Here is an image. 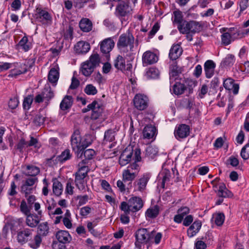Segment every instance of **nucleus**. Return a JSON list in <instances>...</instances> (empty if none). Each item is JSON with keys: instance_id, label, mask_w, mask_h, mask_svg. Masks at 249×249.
<instances>
[{"instance_id": "f257e3e1", "label": "nucleus", "mask_w": 249, "mask_h": 249, "mask_svg": "<svg viewBox=\"0 0 249 249\" xmlns=\"http://www.w3.org/2000/svg\"><path fill=\"white\" fill-rule=\"evenodd\" d=\"M90 144L91 142L87 141L86 139L83 140L79 130L74 131L71 136V144L77 158H83V151Z\"/></svg>"}, {"instance_id": "f03ea898", "label": "nucleus", "mask_w": 249, "mask_h": 249, "mask_svg": "<svg viewBox=\"0 0 249 249\" xmlns=\"http://www.w3.org/2000/svg\"><path fill=\"white\" fill-rule=\"evenodd\" d=\"M134 37L131 34H123L119 37L117 46L121 53L124 54L133 51Z\"/></svg>"}, {"instance_id": "7ed1b4c3", "label": "nucleus", "mask_w": 249, "mask_h": 249, "mask_svg": "<svg viewBox=\"0 0 249 249\" xmlns=\"http://www.w3.org/2000/svg\"><path fill=\"white\" fill-rule=\"evenodd\" d=\"M78 166V170L74 174V182L78 189L81 191H83L85 190V185L87 184L85 178L88 176L89 169L88 166Z\"/></svg>"}, {"instance_id": "20e7f679", "label": "nucleus", "mask_w": 249, "mask_h": 249, "mask_svg": "<svg viewBox=\"0 0 249 249\" xmlns=\"http://www.w3.org/2000/svg\"><path fill=\"white\" fill-rule=\"evenodd\" d=\"M132 11L128 2L122 1L116 5L114 15L121 21L125 20L131 15Z\"/></svg>"}, {"instance_id": "39448f33", "label": "nucleus", "mask_w": 249, "mask_h": 249, "mask_svg": "<svg viewBox=\"0 0 249 249\" xmlns=\"http://www.w3.org/2000/svg\"><path fill=\"white\" fill-rule=\"evenodd\" d=\"M193 82L189 80H180L179 81H176L173 85V92L177 95L183 94L185 90H188L189 93H191L193 91L192 85Z\"/></svg>"}, {"instance_id": "423d86ee", "label": "nucleus", "mask_w": 249, "mask_h": 249, "mask_svg": "<svg viewBox=\"0 0 249 249\" xmlns=\"http://www.w3.org/2000/svg\"><path fill=\"white\" fill-rule=\"evenodd\" d=\"M35 12L33 17L36 21L42 24L47 25L51 23L52 17L51 14L41 5L36 6Z\"/></svg>"}, {"instance_id": "0eeeda50", "label": "nucleus", "mask_w": 249, "mask_h": 249, "mask_svg": "<svg viewBox=\"0 0 249 249\" xmlns=\"http://www.w3.org/2000/svg\"><path fill=\"white\" fill-rule=\"evenodd\" d=\"M184 25L182 27H180L179 29V32L180 33L191 32L192 34H196L199 32L202 27L199 22L195 20L185 21Z\"/></svg>"}, {"instance_id": "6e6552de", "label": "nucleus", "mask_w": 249, "mask_h": 249, "mask_svg": "<svg viewBox=\"0 0 249 249\" xmlns=\"http://www.w3.org/2000/svg\"><path fill=\"white\" fill-rule=\"evenodd\" d=\"M136 237L135 246L140 248L141 244L146 243L150 240L151 238L150 235L146 229H140L135 233Z\"/></svg>"}, {"instance_id": "1a4fd4ad", "label": "nucleus", "mask_w": 249, "mask_h": 249, "mask_svg": "<svg viewBox=\"0 0 249 249\" xmlns=\"http://www.w3.org/2000/svg\"><path fill=\"white\" fill-rule=\"evenodd\" d=\"M135 155V149L130 145L128 146L121 153L119 158V164L125 166L133 160Z\"/></svg>"}, {"instance_id": "9d476101", "label": "nucleus", "mask_w": 249, "mask_h": 249, "mask_svg": "<svg viewBox=\"0 0 249 249\" xmlns=\"http://www.w3.org/2000/svg\"><path fill=\"white\" fill-rule=\"evenodd\" d=\"M141 154V152L140 149L137 148H135V155L133 158L134 161L129 165L126 169V170L130 172L135 173L136 176L138 175L141 169L140 165L138 163V162L141 161L142 160Z\"/></svg>"}, {"instance_id": "9b49d317", "label": "nucleus", "mask_w": 249, "mask_h": 249, "mask_svg": "<svg viewBox=\"0 0 249 249\" xmlns=\"http://www.w3.org/2000/svg\"><path fill=\"white\" fill-rule=\"evenodd\" d=\"M34 230L29 228H23L18 230L17 233L18 242L23 245L29 241L32 237Z\"/></svg>"}, {"instance_id": "f8f14e48", "label": "nucleus", "mask_w": 249, "mask_h": 249, "mask_svg": "<svg viewBox=\"0 0 249 249\" xmlns=\"http://www.w3.org/2000/svg\"><path fill=\"white\" fill-rule=\"evenodd\" d=\"M113 65L116 69L122 71H131L132 69V64L129 61L126 64L124 58L121 55H118L114 59Z\"/></svg>"}, {"instance_id": "ddd939ff", "label": "nucleus", "mask_w": 249, "mask_h": 249, "mask_svg": "<svg viewBox=\"0 0 249 249\" xmlns=\"http://www.w3.org/2000/svg\"><path fill=\"white\" fill-rule=\"evenodd\" d=\"M115 43L112 39L108 38L104 39L100 43V50L101 52L105 54L107 60L110 58V52L114 47Z\"/></svg>"}, {"instance_id": "4468645a", "label": "nucleus", "mask_w": 249, "mask_h": 249, "mask_svg": "<svg viewBox=\"0 0 249 249\" xmlns=\"http://www.w3.org/2000/svg\"><path fill=\"white\" fill-rule=\"evenodd\" d=\"M133 102L135 107L139 110H143L148 107V98L143 94H136L134 98Z\"/></svg>"}, {"instance_id": "2eb2a0df", "label": "nucleus", "mask_w": 249, "mask_h": 249, "mask_svg": "<svg viewBox=\"0 0 249 249\" xmlns=\"http://www.w3.org/2000/svg\"><path fill=\"white\" fill-rule=\"evenodd\" d=\"M190 132V126L186 124H180L176 126L174 131V135L176 138L179 140L187 137Z\"/></svg>"}, {"instance_id": "dca6fc26", "label": "nucleus", "mask_w": 249, "mask_h": 249, "mask_svg": "<svg viewBox=\"0 0 249 249\" xmlns=\"http://www.w3.org/2000/svg\"><path fill=\"white\" fill-rule=\"evenodd\" d=\"M151 176L150 173H146L143 174L139 179L134 182V185L135 188L140 192H143L145 190Z\"/></svg>"}, {"instance_id": "f3484780", "label": "nucleus", "mask_w": 249, "mask_h": 249, "mask_svg": "<svg viewBox=\"0 0 249 249\" xmlns=\"http://www.w3.org/2000/svg\"><path fill=\"white\" fill-rule=\"evenodd\" d=\"M158 60V56L154 53L150 51L144 52L142 56V62L143 66L155 64Z\"/></svg>"}, {"instance_id": "a211bd4d", "label": "nucleus", "mask_w": 249, "mask_h": 249, "mask_svg": "<svg viewBox=\"0 0 249 249\" xmlns=\"http://www.w3.org/2000/svg\"><path fill=\"white\" fill-rule=\"evenodd\" d=\"M42 214L41 211L38 212V214H31L27 215L26 219V224L30 228H36L39 224L40 221V216Z\"/></svg>"}, {"instance_id": "6ab92c4d", "label": "nucleus", "mask_w": 249, "mask_h": 249, "mask_svg": "<svg viewBox=\"0 0 249 249\" xmlns=\"http://www.w3.org/2000/svg\"><path fill=\"white\" fill-rule=\"evenodd\" d=\"M129 207L131 212H136L139 211L143 206L142 198L138 196H133L129 199Z\"/></svg>"}, {"instance_id": "aec40b11", "label": "nucleus", "mask_w": 249, "mask_h": 249, "mask_svg": "<svg viewBox=\"0 0 249 249\" xmlns=\"http://www.w3.org/2000/svg\"><path fill=\"white\" fill-rule=\"evenodd\" d=\"M90 49L89 43L84 41H79L74 46L75 51L78 54H86L89 51Z\"/></svg>"}, {"instance_id": "412c9836", "label": "nucleus", "mask_w": 249, "mask_h": 249, "mask_svg": "<svg viewBox=\"0 0 249 249\" xmlns=\"http://www.w3.org/2000/svg\"><path fill=\"white\" fill-rule=\"evenodd\" d=\"M144 139L154 140L157 135V129L151 124L145 126L142 131Z\"/></svg>"}, {"instance_id": "4be33fe9", "label": "nucleus", "mask_w": 249, "mask_h": 249, "mask_svg": "<svg viewBox=\"0 0 249 249\" xmlns=\"http://www.w3.org/2000/svg\"><path fill=\"white\" fill-rule=\"evenodd\" d=\"M223 86L227 90H232V93L235 95L238 93L239 84L234 83V80L231 78H227L224 81Z\"/></svg>"}, {"instance_id": "5701e85b", "label": "nucleus", "mask_w": 249, "mask_h": 249, "mask_svg": "<svg viewBox=\"0 0 249 249\" xmlns=\"http://www.w3.org/2000/svg\"><path fill=\"white\" fill-rule=\"evenodd\" d=\"M216 65L212 60H207L204 65V72L207 78H211L214 74Z\"/></svg>"}, {"instance_id": "b1692460", "label": "nucleus", "mask_w": 249, "mask_h": 249, "mask_svg": "<svg viewBox=\"0 0 249 249\" xmlns=\"http://www.w3.org/2000/svg\"><path fill=\"white\" fill-rule=\"evenodd\" d=\"M71 154L70 153V151L69 149H67L62 152L61 155L55 157L54 156L52 157L50 159H47L48 161L53 160V161L55 160L56 163L60 162L63 163L66 160L70 159L71 158Z\"/></svg>"}, {"instance_id": "393cba45", "label": "nucleus", "mask_w": 249, "mask_h": 249, "mask_svg": "<svg viewBox=\"0 0 249 249\" xmlns=\"http://www.w3.org/2000/svg\"><path fill=\"white\" fill-rule=\"evenodd\" d=\"M55 237L58 241L62 243L68 244L71 240V235L69 232L66 231H59L56 232Z\"/></svg>"}, {"instance_id": "a878e982", "label": "nucleus", "mask_w": 249, "mask_h": 249, "mask_svg": "<svg viewBox=\"0 0 249 249\" xmlns=\"http://www.w3.org/2000/svg\"><path fill=\"white\" fill-rule=\"evenodd\" d=\"M201 226L202 223L200 220L195 221L187 230L188 236L191 238L196 235L200 230Z\"/></svg>"}, {"instance_id": "bb28decb", "label": "nucleus", "mask_w": 249, "mask_h": 249, "mask_svg": "<svg viewBox=\"0 0 249 249\" xmlns=\"http://www.w3.org/2000/svg\"><path fill=\"white\" fill-rule=\"evenodd\" d=\"M173 22L174 24H177L178 29L179 30L180 27H182L184 25V22L186 21L183 19L182 13L179 10H176L173 12Z\"/></svg>"}, {"instance_id": "cd10ccee", "label": "nucleus", "mask_w": 249, "mask_h": 249, "mask_svg": "<svg viewBox=\"0 0 249 249\" xmlns=\"http://www.w3.org/2000/svg\"><path fill=\"white\" fill-rule=\"evenodd\" d=\"M95 152L92 149H88L84 151H83V155L84 156V159H83L80 162L78 166H86L89 160H91L95 155Z\"/></svg>"}, {"instance_id": "c85d7f7f", "label": "nucleus", "mask_w": 249, "mask_h": 249, "mask_svg": "<svg viewBox=\"0 0 249 249\" xmlns=\"http://www.w3.org/2000/svg\"><path fill=\"white\" fill-rule=\"evenodd\" d=\"M182 53V49L178 45H175L172 47L169 53V57L172 61L178 59Z\"/></svg>"}, {"instance_id": "c756f323", "label": "nucleus", "mask_w": 249, "mask_h": 249, "mask_svg": "<svg viewBox=\"0 0 249 249\" xmlns=\"http://www.w3.org/2000/svg\"><path fill=\"white\" fill-rule=\"evenodd\" d=\"M41 93L43 94V97L45 100V104L46 106L49 104L50 101L54 96L53 91L52 89L50 86H46L42 90Z\"/></svg>"}, {"instance_id": "7c9ffc66", "label": "nucleus", "mask_w": 249, "mask_h": 249, "mask_svg": "<svg viewBox=\"0 0 249 249\" xmlns=\"http://www.w3.org/2000/svg\"><path fill=\"white\" fill-rule=\"evenodd\" d=\"M73 103V98L71 95H66L60 104V108L63 111L71 107Z\"/></svg>"}, {"instance_id": "2f4dec72", "label": "nucleus", "mask_w": 249, "mask_h": 249, "mask_svg": "<svg viewBox=\"0 0 249 249\" xmlns=\"http://www.w3.org/2000/svg\"><path fill=\"white\" fill-rule=\"evenodd\" d=\"M40 234H36L34 238H31L28 243V246L33 249H37L39 248L42 241V237Z\"/></svg>"}, {"instance_id": "473e14b6", "label": "nucleus", "mask_w": 249, "mask_h": 249, "mask_svg": "<svg viewBox=\"0 0 249 249\" xmlns=\"http://www.w3.org/2000/svg\"><path fill=\"white\" fill-rule=\"evenodd\" d=\"M92 114L91 115V118L92 120H96L101 116L103 111V106L99 104L96 101V104L91 109Z\"/></svg>"}, {"instance_id": "72a5a7b5", "label": "nucleus", "mask_w": 249, "mask_h": 249, "mask_svg": "<svg viewBox=\"0 0 249 249\" xmlns=\"http://www.w3.org/2000/svg\"><path fill=\"white\" fill-rule=\"evenodd\" d=\"M79 27L84 32H89L92 30V23L88 18H84L79 22Z\"/></svg>"}, {"instance_id": "f704fd0d", "label": "nucleus", "mask_w": 249, "mask_h": 249, "mask_svg": "<svg viewBox=\"0 0 249 249\" xmlns=\"http://www.w3.org/2000/svg\"><path fill=\"white\" fill-rule=\"evenodd\" d=\"M53 191L57 196H60L63 192L62 183L56 178L53 179Z\"/></svg>"}, {"instance_id": "c9c22d12", "label": "nucleus", "mask_w": 249, "mask_h": 249, "mask_svg": "<svg viewBox=\"0 0 249 249\" xmlns=\"http://www.w3.org/2000/svg\"><path fill=\"white\" fill-rule=\"evenodd\" d=\"M17 46L25 52H28L32 48V44L29 42L28 38L26 36H24L21 38Z\"/></svg>"}, {"instance_id": "e433bc0d", "label": "nucleus", "mask_w": 249, "mask_h": 249, "mask_svg": "<svg viewBox=\"0 0 249 249\" xmlns=\"http://www.w3.org/2000/svg\"><path fill=\"white\" fill-rule=\"evenodd\" d=\"M37 233L41 236H46L48 235L49 231L48 224L47 222H44L37 225Z\"/></svg>"}, {"instance_id": "4c0bfd02", "label": "nucleus", "mask_w": 249, "mask_h": 249, "mask_svg": "<svg viewBox=\"0 0 249 249\" xmlns=\"http://www.w3.org/2000/svg\"><path fill=\"white\" fill-rule=\"evenodd\" d=\"M180 73V71L177 66V62L173 61V63L170 66V81L176 79L175 77Z\"/></svg>"}, {"instance_id": "58836bf2", "label": "nucleus", "mask_w": 249, "mask_h": 249, "mask_svg": "<svg viewBox=\"0 0 249 249\" xmlns=\"http://www.w3.org/2000/svg\"><path fill=\"white\" fill-rule=\"evenodd\" d=\"M160 208L157 205L151 207L147 210L145 212V216L150 218H156L159 213Z\"/></svg>"}, {"instance_id": "ea45409f", "label": "nucleus", "mask_w": 249, "mask_h": 249, "mask_svg": "<svg viewBox=\"0 0 249 249\" xmlns=\"http://www.w3.org/2000/svg\"><path fill=\"white\" fill-rule=\"evenodd\" d=\"M48 78L49 82L52 83L57 82L59 78L58 70L55 68H52L49 71Z\"/></svg>"}, {"instance_id": "a19ab883", "label": "nucleus", "mask_w": 249, "mask_h": 249, "mask_svg": "<svg viewBox=\"0 0 249 249\" xmlns=\"http://www.w3.org/2000/svg\"><path fill=\"white\" fill-rule=\"evenodd\" d=\"M115 131L112 129H109L105 131L103 143L106 144L107 142H111L115 140Z\"/></svg>"}, {"instance_id": "79ce46f5", "label": "nucleus", "mask_w": 249, "mask_h": 249, "mask_svg": "<svg viewBox=\"0 0 249 249\" xmlns=\"http://www.w3.org/2000/svg\"><path fill=\"white\" fill-rule=\"evenodd\" d=\"M94 69L93 66L86 61L82 66L81 72L85 76H89L93 71Z\"/></svg>"}, {"instance_id": "37998d69", "label": "nucleus", "mask_w": 249, "mask_h": 249, "mask_svg": "<svg viewBox=\"0 0 249 249\" xmlns=\"http://www.w3.org/2000/svg\"><path fill=\"white\" fill-rule=\"evenodd\" d=\"M42 109H40L39 112L37 113L34 118L33 123L36 126H41L44 124L46 116L41 113Z\"/></svg>"}, {"instance_id": "c03bdc74", "label": "nucleus", "mask_w": 249, "mask_h": 249, "mask_svg": "<svg viewBox=\"0 0 249 249\" xmlns=\"http://www.w3.org/2000/svg\"><path fill=\"white\" fill-rule=\"evenodd\" d=\"M159 70L154 67H151L148 69L145 73V76L148 79H156L159 76Z\"/></svg>"}, {"instance_id": "a18cd8bd", "label": "nucleus", "mask_w": 249, "mask_h": 249, "mask_svg": "<svg viewBox=\"0 0 249 249\" xmlns=\"http://www.w3.org/2000/svg\"><path fill=\"white\" fill-rule=\"evenodd\" d=\"M26 169L28 172L27 173L25 174V175L32 177H35L40 172L39 168L34 165H27L26 166Z\"/></svg>"}, {"instance_id": "49530a36", "label": "nucleus", "mask_w": 249, "mask_h": 249, "mask_svg": "<svg viewBox=\"0 0 249 249\" xmlns=\"http://www.w3.org/2000/svg\"><path fill=\"white\" fill-rule=\"evenodd\" d=\"M235 61V58L234 55L231 54H228L225 58L223 59L222 64L224 67H231L233 65Z\"/></svg>"}, {"instance_id": "de8ad7c7", "label": "nucleus", "mask_w": 249, "mask_h": 249, "mask_svg": "<svg viewBox=\"0 0 249 249\" xmlns=\"http://www.w3.org/2000/svg\"><path fill=\"white\" fill-rule=\"evenodd\" d=\"M158 153V148L155 146L149 145L145 149V155L151 159L154 158Z\"/></svg>"}, {"instance_id": "09e8293b", "label": "nucleus", "mask_w": 249, "mask_h": 249, "mask_svg": "<svg viewBox=\"0 0 249 249\" xmlns=\"http://www.w3.org/2000/svg\"><path fill=\"white\" fill-rule=\"evenodd\" d=\"M123 180L125 182L128 181H129V183H131V181L133 180L137 176L135 173L130 172L127 170H124L123 173Z\"/></svg>"}, {"instance_id": "8fccbe9b", "label": "nucleus", "mask_w": 249, "mask_h": 249, "mask_svg": "<svg viewBox=\"0 0 249 249\" xmlns=\"http://www.w3.org/2000/svg\"><path fill=\"white\" fill-rule=\"evenodd\" d=\"M217 195L222 198L230 197L231 195V193L226 188L224 185H220L217 192Z\"/></svg>"}, {"instance_id": "3c124183", "label": "nucleus", "mask_w": 249, "mask_h": 249, "mask_svg": "<svg viewBox=\"0 0 249 249\" xmlns=\"http://www.w3.org/2000/svg\"><path fill=\"white\" fill-rule=\"evenodd\" d=\"M100 57L99 55L97 53L92 54L89 59V60L87 62L94 68L99 65L100 63Z\"/></svg>"}, {"instance_id": "603ef678", "label": "nucleus", "mask_w": 249, "mask_h": 249, "mask_svg": "<svg viewBox=\"0 0 249 249\" xmlns=\"http://www.w3.org/2000/svg\"><path fill=\"white\" fill-rule=\"evenodd\" d=\"M219 84V79L217 77H214L212 80L210 87V91L209 94L211 93H214L217 91V88H218Z\"/></svg>"}, {"instance_id": "864d4df0", "label": "nucleus", "mask_w": 249, "mask_h": 249, "mask_svg": "<svg viewBox=\"0 0 249 249\" xmlns=\"http://www.w3.org/2000/svg\"><path fill=\"white\" fill-rule=\"evenodd\" d=\"M25 147H28L27 142L23 138L20 139L15 146V149L18 150L21 154L23 153V150Z\"/></svg>"}, {"instance_id": "5fc2aeb1", "label": "nucleus", "mask_w": 249, "mask_h": 249, "mask_svg": "<svg viewBox=\"0 0 249 249\" xmlns=\"http://www.w3.org/2000/svg\"><path fill=\"white\" fill-rule=\"evenodd\" d=\"M214 221L215 224L217 226H221L225 220V215L223 213H218L213 215Z\"/></svg>"}, {"instance_id": "6e6d98bb", "label": "nucleus", "mask_w": 249, "mask_h": 249, "mask_svg": "<svg viewBox=\"0 0 249 249\" xmlns=\"http://www.w3.org/2000/svg\"><path fill=\"white\" fill-rule=\"evenodd\" d=\"M34 100L33 95H29L24 99L23 107L24 109H29Z\"/></svg>"}, {"instance_id": "4d7b16f0", "label": "nucleus", "mask_w": 249, "mask_h": 249, "mask_svg": "<svg viewBox=\"0 0 249 249\" xmlns=\"http://www.w3.org/2000/svg\"><path fill=\"white\" fill-rule=\"evenodd\" d=\"M84 92L88 95H94L97 93V89L92 84H88L85 88Z\"/></svg>"}, {"instance_id": "13d9d810", "label": "nucleus", "mask_w": 249, "mask_h": 249, "mask_svg": "<svg viewBox=\"0 0 249 249\" xmlns=\"http://www.w3.org/2000/svg\"><path fill=\"white\" fill-rule=\"evenodd\" d=\"M231 35L230 33L226 32L221 35L222 44L227 46L231 43Z\"/></svg>"}, {"instance_id": "bf43d9fd", "label": "nucleus", "mask_w": 249, "mask_h": 249, "mask_svg": "<svg viewBox=\"0 0 249 249\" xmlns=\"http://www.w3.org/2000/svg\"><path fill=\"white\" fill-rule=\"evenodd\" d=\"M240 155L245 160L249 159V143L246 144L241 149Z\"/></svg>"}, {"instance_id": "052dcab7", "label": "nucleus", "mask_w": 249, "mask_h": 249, "mask_svg": "<svg viewBox=\"0 0 249 249\" xmlns=\"http://www.w3.org/2000/svg\"><path fill=\"white\" fill-rule=\"evenodd\" d=\"M163 175L162 180L161 183V187L164 188L165 186V183L170 180L171 177L170 172L169 170H165L162 173Z\"/></svg>"}, {"instance_id": "680f3d73", "label": "nucleus", "mask_w": 249, "mask_h": 249, "mask_svg": "<svg viewBox=\"0 0 249 249\" xmlns=\"http://www.w3.org/2000/svg\"><path fill=\"white\" fill-rule=\"evenodd\" d=\"M20 210L26 215L30 213V209L27 205L26 202L24 200H22L21 202Z\"/></svg>"}, {"instance_id": "e2e57ef3", "label": "nucleus", "mask_w": 249, "mask_h": 249, "mask_svg": "<svg viewBox=\"0 0 249 249\" xmlns=\"http://www.w3.org/2000/svg\"><path fill=\"white\" fill-rule=\"evenodd\" d=\"M120 209L121 210L124 211L125 214H129L130 212L131 211V208L129 207V200L128 202L124 201L121 203Z\"/></svg>"}, {"instance_id": "0e129e2a", "label": "nucleus", "mask_w": 249, "mask_h": 249, "mask_svg": "<svg viewBox=\"0 0 249 249\" xmlns=\"http://www.w3.org/2000/svg\"><path fill=\"white\" fill-rule=\"evenodd\" d=\"M37 178L36 177H30L25 180L24 183L22 185L33 187L34 185L36 182H37Z\"/></svg>"}, {"instance_id": "69168bd1", "label": "nucleus", "mask_w": 249, "mask_h": 249, "mask_svg": "<svg viewBox=\"0 0 249 249\" xmlns=\"http://www.w3.org/2000/svg\"><path fill=\"white\" fill-rule=\"evenodd\" d=\"M33 187L28 186L22 185L21 187V191L25 194V196L27 197L28 195L31 194L33 191Z\"/></svg>"}, {"instance_id": "338daca9", "label": "nucleus", "mask_w": 249, "mask_h": 249, "mask_svg": "<svg viewBox=\"0 0 249 249\" xmlns=\"http://www.w3.org/2000/svg\"><path fill=\"white\" fill-rule=\"evenodd\" d=\"M76 199L79 200L78 205L82 206L85 204L89 200V196L87 195L81 196L79 195L76 197Z\"/></svg>"}, {"instance_id": "774afa93", "label": "nucleus", "mask_w": 249, "mask_h": 249, "mask_svg": "<svg viewBox=\"0 0 249 249\" xmlns=\"http://www.w3.org/2000/svg\"><path fill=\"white\" fill-rule=\"evenodd\" d=\"M66 244L57 240L53 241L52 246L53 249H66Z\"/></svg>"}]
</instances>
